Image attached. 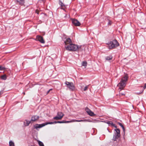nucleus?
Returning <instances> with one entry per match:
<instances>
[{
	"mask_svg": "<svg viewBox=\"0 0 146 146\" xmlns=\"http://www.w3.org/2000/svg\"><path fill=\"white\" fill-rule=\"evenodd\" d=\"M26 122H24V124L26 126L29 125V124L30 123L31 121H28L27 120H26Z\"/></svg>",
	"mask_w": 146,
	"mask_h": 146,
	"instance_id": "21",
	"label": "nucleus"
},
{
	"mask_svg": "<svg viewBox=\"0 0 146 146\" xmlns=\"http://www.w3.org/2000/svg\"><path fill=\"white\" fill-rule=\"evenodd\" d=\"M118 123L119 124V125H120V126H121V127H122L123 126V125L121 123Z\"/></svg>",
	"mask_w": 146,
	"mask_h": 146,
	"instance_id": "29",
	"label": "nucleus"
},
{
	"mask_svg": "<svg viewBox=\"0 0 146 146\" xmlns=\"http://www.w3.org/2000/svg\"><path fill=\"white\" fill-rule=\"evenodd\" d=\"M34 146V145H33V146Z\"/></svg>",
	"mask_w": 146,
	"mask_h": 146,
	"instance_id": "39",
	"label": "nucleus"
},
{
	"mask_svg": "<svg viewBox=\"0 0 146 146\" xmlns=\"http://www.w3.org/2000/svg\"><path fill=\"white\" fill-rule=\"evenodd\" d=\"M36 38L38 40L42 43H44L45 41L43 37L40 35H37L36 36Z\"/></svg>",
	"mask_w": 146,
	"mask_h": 146,
	"instance_id": "9",
	"label": "nucleus"
},
{
	"mask_svg": "<svg viewBox=\"0 0 146 146\" xmlns=\"http://www.w3.org/2000/svg\"><path fill=\"white\" fill-rule=\"evenodd\" d=\"M128 78V76L127 74H126L122 77L120 82L117 85V86L119 87V90L120 89V90H123L126 85V83Z\"/></svg>",
	"mask_w": 146,
	"mask_h": 146,
	"instance_id": "1",
	"label": "nucleus"
},
{
	"mask_svg": "<svg viewBox=\"0 0 146 146\" xmlns=\"http://www.w3.org/2000/svg\"><path fill=\"white\" fill-rule=\"evenodd\" d=\"M122 129H123V130L124 132V133H125V128L123 126L122 127Z\"/></svg>",
	"mask_w": 146,
	"mask_h": 146,
	"instance_id": "31",
	"label": "nucleus"
},
{
	"mask_svg": "<svg viewBox=\"0 0 146 146\" xmlns=\"http://www.w3.org/2000/svg\"><path fill=\"white\" fill-rule=\"evenodd\" d=\"M19 4L21 5H23L25 3V0H17Z\"/></svg>",
	"mask_w": 146,
	"mask_h": 146,
	"instance_id": "14",
	"label": "nucleus"
},
{
	"mask_svg": "<svg viewBox=\"0 0 146 146\" xmlns=\"http://www.w3.org/2000/svg\"><path fill=\"white\" fill-rule=\"evenodd\" d=\"M143 92H141L140 93H137V94H141Z\"/></svg>",
	"mask_w": 146,
	"mask_h": 146,
	"instance_id": "35",
	"label": "nucleus"
},
{
	"mask_svg": "<svg viewBox=\"0 0 146 146\" xmlns=\"http://www.w3.org/2000/svg\"><path fill=\"white\" fill-rule=\"evenodd\" d=\"M90 85H88L85 86H81V90L82 91H87L88 90H89L90 91L91 90H90Z\"/></svg>",
	"mask_w": 146,
	"mask_h": 146,
	"instance_id": "8",
	"label": "nucleus"
},
{
	"mask_svg": "<svg viewBox=\"0 0 146 146\" xmlns=\"http://www.w3.org/2000/svg\"><path fill=\"white\" fill-rule=\"evenodd\" d=\"M122 129H123V130L124 132V133H125V128L123 126L122 127Z\"/></svg>",
	"mask_w": 146,
	"mask_h": 146,
	"instance_id": "30",
	"label": "nucleus"
},
{
	"mask_svg": "<svg viewBox=\"0 0 146 146\" xmlns=\"http://www.w3.org/2000/svg\"><path fill=\"white\" fill-rule=\"evenodd\" d=\"M87 63L86 61H83L82 63V66L85 67V68H86L87 66Z\"/></svg>",
	"mask_w": 146,
	"mask_h": 146,
	"instance_id": "18",
	"label": "nucleus"
},
{
	"mask_svg": "<svg viewBox=\"0 0 146 146\" xmlns=\"http://www.w3.org/2000/svg\"><path fill=\"white\" fill-rule=\"evenodd\" d=\"M108 25H111V23H112L111 21L109 20H108Z\"/></svg>",
	"mask_w": 146,
	"mask_h": 146,
	"instance_id": "27",
	"label": "nucleus"
},
{
	"mask_svg": "<svg viewBox=\"0 0 146 146\" xmlns=\"http://www.w3.org/2000/svg\"><path fill=\"white\" fill-rule=\"evenodd\" d=\"M45 126V125H44V123L41 124H36L34 126V128L36 129L38 128H40Z\"/></svg>",
	"mask_w": 146,
	"mask_h": 146,
	"instance_id": "12",
	"label": "nucleus"
},
{
	"mask_svg": "<svg viewBox=\"0 0 146 146\" xmlns=\"http://www.w3.org/2000/svg\"><path fill=\"white\" fill-rule=\"evenodd\" d=\"M54 123V122H46V123H44V125H46L48 124H52Z\"/></svg>",
	"mask_w": 146,
	"mask_h": 146,
	"instance_id": "25",
	"label": "nucleus"
},
{
	"mask_svg": "<svg viewBox=\"0 0 146 146\" xmlns=\"http://www.w3.org/2000/svg\"><path fill=\"white\" fill-rule=\"evenodd\" d=\"M48 92H48L46 93V94H47L48 93Z\"/></svg>",
	"mask_w": 146,
	"mask_h": 146,
	"instance_id": "38",
	"label": "nucleus"
},
{
	"mask_svg": "<svg viewBox=\"0 0 146 146\" xmlns=\"http://www.w3.org/2000/svg\"><path fill=\"white\" fill-rule=\"evenodd\" d=\"M113 58V56L111 55L107 56L106 57V60H111Z\"/></svg>",
	"mask_w": 146,
	"mask_h": 146,
	"instance_id": "19",
	"label": "nucleus"
},
{
	"mask_svg": "<svg viewBox=\"0 0 146 146\" xmlns=\"http://www.w3.org/2000/svg\"><path fill=\"white\" fill-rule=\"evenodd\" d=\"M57 116L54 117L53 119L55 120L61 119L64 116V114L62 112L59 111L57 113Z\"/></svg>",
	"mask_w": 146,
	"mask_h": 146,
	"instance_id": "5",
	"label": "nucleus"
},
{
	"mask_svg": "<svg viewBox=\"0 0 146 146\" xmlns=\"http://www.w3.org/2000/svg\"><path fill=\"white\" fill-rule=\"evenodd\" d=\"M86 120H76L75 119H72V120L69 121H64L65 123H70L74 122H83L86 121Z\"/></svg>",
	"mask_w": 146,
	"mask_h": 146,
	"instance_id": "10",
	"label": "nucleus"
},
{
	"mask_svg": "<svg viewBox=\"0 0 146 146\" xmlns=\"http://www.w3.org/2000/svg\"><path fill=\"white\" fill-rule=\"evenodd\" d=\"M65 47L66 50L70 51H76L79 49V47L77 45L72 43H70L67 46H65Z\"/></svg>",
	"mask_w": 146,
	"mask_h": 146,
	"instance_id": "2",
	"label": "nucleus"
},
{
	"mask_svg": "<svg viewBox=\"0 0 146 146\" xmlns=\"http://www.w3.org/2000/svg\"><path fill=\"white\" fill-rule=\"evenodd\" d=\"M65 84L70 90L73 91L75 90V87L72 82L66 81Z\"/></svg>",
	"mask_w": 146,
	"mask_h": 146,
	"instance_id": "4",
	"label": "nucleus"
},
{
	"mask_svg": "<svg viewBox=\"0 0 146 146\" xmlns=\"http://www.w3.org/2000/svg\"><path fill=\"white\" fill-rule=\"evenodd\" d=\"M5 69V68L4 67L2 66H0V70H4Z\"/></svg>",
	"mask_w": 146,
	"mask_h": 146,
	"instance_id": "26",
	"label": "nucleus"
},
{
	"mask_svg": "<svg viewBox=\"0 0 146 146\" xmlns=\"http://www.w3.org/2000/svg\"><path fill=\"white\" fill-rule=\"evenodd\" d=\"M59 4L60 5L61 7H62L61 9L64 10V7H65L64 4L60 1Z\"/></svg>",
	"mask_w": 146,
	"mask_h": 146,
	"instance_id": "16",
	"label": "nucleus"
},
{
	"mask_svg": "<svg viewBox=\"0 0 146 146\" xmlns=\"http://www.w3.org/2000/svg\"><path fill=\"white\" fill-rule=\"evenodd\" d=\"M124 94H122V93H120L119 94V96H122V95H123Z\"/></svg>",
	"mask_w": 146,
	"mask_h": 146,
	"instance_id": "33",
	"label": "nucleus"
},
{
	"mask_svg": "<svg viewBox=\"0 0 146 146\" xmlns=\"http://www.w3.org/2000/svg\"><path fill=\"white\" fill-rule=\"evenodd\" d=\"M54 123H58V121H55L54 122Z\"/></svg>",
	"mask_w": 146,
	"mask_h": 146,
	"instance_id": "36",
	"label": "nucleus"
},
{
	"mask_svg": "<svg viewBox=\"0 0 146 146\" xmlns=\"http://www.w3.org/2000/svg\"><path fill=\"white\" fill-rule=\"evenodd\" d=\"M24 94H25V93L24 92H23Z\"/></svg>",
	"mask_w": 146,
	"mask_h": 146,
	"instance_id": "37",
	"label": "nucleus"
},
{
	"mask_svg": "<svg viewBox=\"0 0 146 146\" xmlns=\"http://www.w3.org/2000/svg\"><path fill=\"white\" fill-rule=\"evenodd\" d=\"M52 90V89H49L47 91H50Z\"/></svg>",
	"mask_w": 146,
	"mask_h": 146,
	"instance_id": "34",
	"label": "nucleus"
},
{
	"mask_svg": "<svg viewBox=\"0 0 146 146\" xmlns=\"http://www.w3.org/2000/svg\"><path fill=\"white\" fill-rule=\"evenodd\" d=\"M38 118V116L37 115L34 116L32 117L31 121H34L37 120Z\"/></svg>",
	"mask_w": 146,
	"mask_h": 146,
	"instance_id": "13",
	"label": "nucleus"
},
{
	"mask_svg": "<svg viewBox=\"0 0 146 146\" xmlns=\"http://www.w3.org/2000/svg\"><path fill=\"white\" fill-rule=\"evenodd\" d=\"M58 123H64V121H58Z\"/></svg>",
	"mask_w": 146,
	"mask_h": 146,
	"instance_id": "28",
	"label": "nucleus"
},
{
	"mask_svg": "<svg viewBox=\"0 0 146 146\" xmlns=\"http://www.w3.org/2000/svg\"><path fill=\"white\" fill-rule=\"evenodd\" d=\"M115 131H116V133L115 134H116L117 135H119V136H120V130L119 129H115Z\"/></svg>",
	"mask_w": 146,
	"mask_h": 146,
	"instance_id": "17",
	"label": "nucleus"
},
{
	"mask_svg": "<svg viewBox=\"0 0 146 146\" xmlns=\"http://www.w3.org/2000/svg\"><path fill=\"white\" fill-rule=\"evenodd\" d=\"M72 24L76 26H79L80 25V23L77 19H71Z\"/></svg>",
	"mask_w": 146,
	"mask_h": 146,
	"instance_id": "6",
	"label": "nucleus"
},
{
	"mask_svg": "<svg viewBox=\"0 0 146 146\" xmlns=\"http://www.w3.org/2000/svg\"><path fill=\"white\" fill-rule=\"evenodd\" d=\"M9 146H15L14 143L12 141H10L9 142Z\"/></svg>",
	"mask_w": 146,
	"mask_h": 146,
	"instance_id": "23",
	"label": "nucleus"
},
{
	"mask_svg": "<svg viewBox=\"0 0 146 146\" xmlns=\"http://www.w3.org/2000/svg\"><path fill=\"white\" fill-rule=\"evenodd\" d=\"M145 88H146V83L144 84V85L143 87V88L145 89Z\"/></svg>",
	"mask_w": 146,
	"mask_h": 146,
	"instance_id": "32",
	"label": "nucleus"
},
{
	"mask_svg": "<svg viewBox=\"0 0 146 146\" xmlns=\"http://www.w3.org/2000/svg\"><path fill=\"white\" fill-rule=\"evenodd\" d=\"M85 110L88 114L91 116H93L95 115L94 113L92 112L87 107L85 108Z\"/></svg>",
	"mask_w": 146,
	"mask_h": 146,
	"instance_id": "7",
	"label": "nucleus"
},
{
	"mask_svg": "<svg viewBox=\"0 0 146 146\" xmlns=\"http://www.w3.org/2000/svg\"><path fill=\"white\" fill-rule=\"evenodd\" d=\"M120 137V136H119V135H117L116 134H115L113 137V139L114 141H116L117 139L119 137Z\"/></svg>",
	"mask_w": 146,
	"mask_h": 146,
	"instance_id": "15",
	"label": "nucleus"
},
{
	"mask_svg": "<svg viewBox=\"0 0 146 146\" xmlns=\"http://www.w3.org/2000/svg\"><path fill=\"white\" fill-rule=\"evenodd\" d=\"M1 79L3 80H6L7 79V76L5 74L2 75L1 76Z\"/></svg>",
	"mask_w": 146,
	"mask_h": 146,
	"instance_id": "20",
	"label": "nucleus"
},
{
	"mask_svg": "<svg viewBox=\"0 0 146 146\" xmlns=\"http://www.w3.org/2000/svg\"><path fill=\"white\" fill-rule=\"evenodd\" d=\"M38 143L40 146H44L43 143L40 141H39Z\"/></svg>",
	"mask_w": 146,
	"mask_h": 146,
	"instance_id": "24",
	"label": "nucleus"
},
{
	"mask_svg": "<svg viewBox=\"0 0 146 146\" xmlns=\"http://www.w3.org/2000/svg\"><path fill=\"white\" fill-rule=\"evenodd\" d=\"M64 43L65 45V46H66V45L68 44H70V43H72L71 40L69 38H67L66 40L64 41Z\"/></svg>",
	"mask_w": 146,
	"mask_h": 146,
	"instance_id": "11",
	"label": "nucleus"
},
{
	"mask_svg": "<svg viewBox=\"0 0 146 146\" xmlns=\"http://www.w3.org/2000/svg\"><path fill=\"white\" fill-rule=\"evenodd\" d=\"M108 44L109 45L108 46V48L110 49L115 48L119 46V43L116 40L110 41Z\"/></svg>",
	"mask_w": 146,
	"mask_h": 146,
	"instance_id": "3",
	"label": "nucleus"
},
{
	"mask_svg": "<svg viewBox=\"0 0 146 146\" xmlns=\"http://www.w3.org/2000/svg\"><path fill=\"white\" fill-rule=\"evenodd\" d=\"M106 123L109 125H111L113 126H114V125L113 124L112 122L111 121H107Z\"/></svg>",
	"mask_w": 146,
	"mask_h": 146,
	"instance_id": "22",
	"label": "nucleus"
}]
</instances>
